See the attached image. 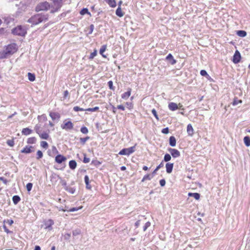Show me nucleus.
Returning a JSON list of instances; mask_svg holds the SVG:
<instances>
[{"label": "nucleus", "mask_w": 250, "mask_h": 250, "mask_svg": "<svg viewBox=\"0 0 250 250\" xmlns=\"http://www.w3.org/2000/svg\"><path fill=\"white\" fill-rule=\"evenodd\" d=\"M52 1L53 3L51 6L47 2H43L39 3L36 6V11H43L50 9L52 13L57 11L62 6V0H52Z\"/></svg>", "instance_id": "nucleus-1"}, {"label": "nucleus", "mask_w": 250, "mask_h": 250, "mask_svg": "<svg viewBox=\"0 0 250 250\" xmlns=\"http://www.w3.org/2000/svg\"><path fill=\"white\" fill-rule=\"evenodd\" d=\"M17 50V45L15 43L8 45L3 50L1 58H6L16 52Z\"/></svg>", "instance_id": "nucleus-2"}, {"label": "nucleus", "mask_w": 250, "mask_h": 250, "mask_svg": "<svg viewBox=\"0 0 250 250\" xmlns=\"http://www.w3.org/2000/svg\"><path fill=\"white\" fill-rule=\"evenodd\" d=\"M46 19V18L45 16L37 14L29 19L28 20V22L32 23V25H36L45 21Z\"/></svg>", "instance_id": "nucleus-3"}, {"label": "nucleus", "mask_w": 250, "mask_h": 250, "mask_svg": "<svg viewBox=\"0 0 250 250\" xmlns=\"http://www.w3.org/2000/svg\"><path fill=\"white\" fill-rule=\"evenodd\" d=\"M61 128L65 130H70L73 128V124L69 120L66 119L63 122V124L61 125Z\"/></svg>", "instance_id": "nucleus-4"}, {"label": "nucleus", "mask_w": 250, "mask_h": 250, "mask_svg": "<svg viewBox=\"0 0 250 250\" xmlns=\"http://www.w3.org/2000/svg\"><path fill=\"white\" fill-rule=\"evenodd\" d=\"M12 33L15 35L24 36L26 33V31L21 26H18L12 30Z\"/></svg>", "instance_id": "nucleus-5"}, {"label": "nucleus", "mask_w": 250, "mask_h": 250, "mask_svg": "<svg viewBox=\"0 0 250 250\" xmlns=\"http://www.w3.org/2000/svg\"><path fill=\"white\" fill-rule=\"evenodd\" d=\"M135 151V146L129 148H124L119 152V154L121 155H129Z\"/></svg>", "instance_id": "nucleus-6"}, {"label": "nucleus", "mask_w": 250, "mask_h": 250, "mask_svg": "<svg viewBox=\"0 0 250 250\" xmlns=\"http://www.w3.org/2000/svg\"><path fill=\"white\" fill-rule=\"evenodd\" d=\"M241 59V55L238 50H236L233 56L232 61L234 63H238Z\"/></svg>", "instance_id": "nucleus-7"}, {"label": "nucleus", "mask_w": 250, "mask_h": 250, "mask_svg": "<svg viewBox=\"0 0 250 250\" xmlns=\"http://www.w3.org/2000/svg\"><path fill=\"white\" fill-rule=\"evenodd\" d=\"M54 224V221L51 219L46 221L44 223L45 229L50 230L52 229V226Z\"/></svg>", "instance_id": "nucleus-8"}, {"label": "nucleus", "mask_w": 250, "mask_h": 250, "mask_svg": "<svg viewBox=\"0 0 250 250\" xmlns=\"http://www.w3.org/2000/svg\"><path fill=\"white\" fill-rule=\"evenodd\" d=\"M169 151L174 158L178 157L180 155V152L175 149L170 148L169 149Z\"/></svg>", "instance_id": "nucleus-9"}, {"label": "nucleus", "mask_w": 250, "mask_h": 250, "mask_svg": "<svg viewBox=\"0 0 250 250\" xmlns=\"http://www.w3.org/2000/svg\"><path fill=\"white\" fill-rule=\"evenodd\" d=\"M168 108L171 111H175L178 109V104L173 102H170L168 104Z\"/></svg>", "instance_id": "nucleus-10"}, {"label": "nucleus", "mask_w": 250, "mask_h": 250, "mask_svg": "<svg viewBox=\"0 0 250 250\" xmlns=\"http://www.w3.org/2000/svg\"><path fill=\"white\" fill-rule=\"evenodd\" d=\"M66 160V158L62 155H58L55 157V161L58 164H61L62 162L65 161Z\"/></svg>", "instance_id": "nucleus-11"}, {"label": "nucleus", "mask_w": 250, "mask_h": 250, "mask_svg": "<svg viewBox=\"0 0 250 250\" xmlns=\"http://www.w3.org/2000/svg\"><path fill=\"white\" fill-rule=\"evenodd\" d=\"M50 117L53 120H59L60 118V115L57 112H50L49 114Z\"/></svg>", "instance_id": "nucleus-12"}, {"label": "nucleus", "mask_w": 250, "mask_h": 250, "mask_svg": "<svg viewBox=\"0 0 250 250\" xmlns=\"http://www.w3.org/2000/svg\"><path fill=\"white\" fill-rule=\"evenodd\" d=\"M32 149L33 147L32 146H26L21 150V152L24 153H30L33 151Z\"/></svg>", "instance_id": "nucleus-13"}, {"label": "nucleus", "mask_w": 250, "mask_h": 250, "mask_svg": "<svg viewBox=\"0 0 250 250\" xmlns=\"http://www.w3.org/2000/svg\"><path fill=\"white\" fill-rule=\"evenodd\" d=\"M131 89L130 88H128L127 92H125L122 95V98L125 100H127L131 95Z\"/></svg>", "instance_id": "nucleus-14"}, {"label": "nucleus", "mask_w": 250, "mask_h": 250, "mask_svg": "<svg viewBox=\"0 0 250 250\" xmlns=\"http://www.w3.org/2000/svg\"><path fill=\"white\" fill-rule=\"evenodd\" d=\"M187 133L190 136H192L194 133V129L191 124H188L187 129Z\"/></svg>", "instance_id": "nucleus-15"}, {"label": "nucleus", "mask_w": 250, "mask_h": 250, "mask_svg": "<svg viewBox=\"0 0 250 250\" xmlns=\"http://www.w3.org/2000/svg\"><path fill=\"white\" fill-rule=\"evenodd\" d=\"M173 164L172 163H167L166 165V171L167 173H170L173 169Z\"/></svg>", "instance_id": "nucleus-16"}, {"label": "nucleus", "mask_w": 250, "mask_h": 250, "mask_svg": "<svg viewBox=\"0 0 250 250\" xmlns=\"http://www.w3.org/2000/svg\"><path fill=\"white\" fill-rule=\"evenodd\" d=\"M166 60L167 61H169L171 64H174L176 62V60L174 59L173 56L171 54H169L167 56V57H166Z\"/></svg>", "instance_id": "nucleus-17"}, {"label": "nucleus", "mask_w": 250, "mask_h": 250, "mask_svg": "<svg viewBox=\"0 0 250 250\" xmlns=\"http://www.w3.org/2000/svg\"><path fill=\"white\" fill-rule=\"evenodd\" d=\"M105 2L112 8L116 6V2L115 0H105Z\"/></svg>", "instance_id": "nucleus-18"}, {"label": "nucleus", "mask_w": 250, "mask_h": 250, "mask_svg": "<svg viewBox=\"0 0 250 250\" xmlns=\"http://www.w3.org/2000/svg\"><path fill=\"white\" fill-rule=\"evenodd\" d=\"M116 14L119 17H122L124 15V13L122 11L121 7H118L116 11Z\"/></svg>", "instance_id": "nucleus-19"}, {"label": "nucleus", "mask_w": 250, "mask_h": 250, "mask_svg": "<svg viewBox=\"0 0 250 250\" xmlns=\"http://www.w3.org/2000/svg\"><path fill=\"white\" fill-rule=\"evenodd\" d=\"M69 166L70 168L72 169H74L77 166V163L74 160H71L69 162Z\"/></svg>", "instance_id": "nucleus-20"}, {"label": "nucleus", "mask_w": 250, "mask_h": 250, "mask_svg": "<svg viewBox=\"0 0 250 250\" xmlns=\"http://www.w3.org/2000/svg\"><path fill=\"white\" fill-rule=\"evenodd\" d=\"M176 141L174 137L171 136L169 138V145L171 146H176Z\"/></svg>", "instance_id": "nucleus-21"}, {"label": "nucleus", "mask_w": 250, "mask_h": 250, "mask_svg": "<svg viewBox=\"0 0 250 250\" xmlns=\"http://www.w3.org/2000/svg\"><path fill=\"white\" fill-rule=\"evenodd\" d=\"M89 177L87 175H85L84 177V182L86 184V188L88 189H90L91 188V186L89 184Z\"/></svg>", "instance_id": "nucleus-22"}, {"label": "nucleus", "mask_w": 250, "mask_h": 250, "mask_svg": "<svg viewBox=\"0 0 250 250\" xmlns=\"http://www.w3.org/2000/svg\"><path fill=\"white\" fill-rule=\"evenodd\" d=\"M188 195L194 197L196 200H199L200 197V194L198 193H188Z\"/></svg>", "instance_id": "nucleus-23"}, {"label": "nucleus", "mask_w": 250, "mask_h": 250, "mask_svg": "<svg viewBox=\"0 0 250 250\" xmlns=\"http://www.w3.org/2000/svg\"><path fill=\"white\" fill-rule=\"evenodd\" d=\"M244 142L245 143V145L247 146H250V138L248 136H246L244 138Z\"/></svg>", "instance_id": "nucleus-24"}, {"label": "nucleus", "mask_w": 250, "mask_h": 250, "mask_svg": "<svg viewBox=\"0 0 250 250\" xmlns=\"http://www.w3.org/2000/svg\"><path fill=\"white\" fill-rule=\"evenodd\" d=\"M28 80L31 82H33L35 80V76L34 74L31 73H28L27 74Z\"/></svg>", "instance_id": "nucleus-25"}, {"label": "nucleus", "mask_w": 250, "mask_h": 250, "mask_svg": "<svg viewBox=\"0 0 250 250\" xmlns=\"http://www.w3.org/2000/svg\"><path fill=\"white\" fill-rule=\"evenodd\" d=\"M31 132H32V130L31 129H29L28 128H23L22 130V133L25 135H29Z\"/></svg>", "instance_id": "nucleus-26"}, {"label": "nucleus", "mask_w": 250, "mask_h": 250, "mask_svg": "<svg viewBox=\"0 0 250 250\" xmlns=\"http://www.w3.org/2000/svg\"><path fill=\"white\" fill-rule=\"evenodd\" d=\"M237 34L239 37H244L247 35V33L246 31L243 30H239L237 31Z\"/></svg>", "instance_id": "nucleus-27"}, {"label": "nucleus", "mask_w": 250, "mask_h": 250, "mask_svg": "<svg viewBox=\"0 0 250 250\" xmlns=\"http://www.w3.org/2000/svg\"><path fill=\"white\" fill-rule=\"evenodd\" d=\"M39 135H40V137L43 139H47L49 137L48 133L46 132L41 133L40 132V134Z\"/></svg>", "instance_id": "nucleus-28"}, {"label": "nucleus", "mask_w": 250, "mask_h": 250, "mask_svg": "<svg viewBox=\"0 0 250 250\" xmlns=\"http://www.w3.org/2000/svg\"><path fill=\"white\" fill-rule=\"evenodd\" d=\"M106 45H103L100 50V53L101 55H102L103 57L105 58L106 56L104 54V53L105 52L106 50Z\"/></svg>", "instance_id": "nucleus-29"}, {"label": "nucleus", "mask_w": 250, "mask_h": 250, "mask_svg": "<svg viewBox=\"0 0 250 250\" xmlns=\"http://www.w3.org/2000/svg\"><path fill=\"white\" fill-rule=\"evenodd\" d=\"M13 199V203L15 205L18 204L20 202V201L21 200L20 197L19 196H17V195L14 196L13 197V199Z\"/></svg>", "instance_id": "nucleus-30"}, {"label": "nucleus", "mask_w": 250, "mask_h": 250, "mask_svg": "<svg viewBox=\"0 0 250 250\" xmlns=\"http://www.w3.org/2000/svg\"><path fill=\"white\" fill-rule=\"evenodd\" d=\"M36 141V139L35 137H31L27 139V143L28 144H34Z\"/></svg>", "instance_id": "nucleus-31"}, {"label": "nucleus", "mask_w": 250, "mask_h": 250, "mask_svg": "<svg viewBox=\"0 0 250 250\" xmlns=\"http://www.w3.org/2000/svg\"><path fill=\"white\" fill-rule=\"evenodd\" d=\"M152 178V176L151 175H150V174H147L143 177L142 181L144 182L145 181L147 180H150Z\"/></svg>", "instance_id": "nucleus-32"}, {"label": "nucleus", "mask_w": 250, "mask_h": 250, "mask_svg": "<svg viewBox=\"0 0 250 250\" xmlns=\"http://www.w3.org/2000/svg\"><path fill=\"white\" fill-rule=\"evenodd\" d=\"M80 14L82 15H84L86 14H90V13L88 12V10L87 8H83L81 11Z\"/></svg>", "instance_id": "nucleus-33"}, {"label": "nucleus", "mask_w": 250, "mask_h": 250, "mask_svg": "<svg viewBox=\"0 0 250 250\" xmlns=\"http://www.w3.org/2000/svg\"><path fill=\"white\" fill-rule=\"evenodd\" d=\"M13 19L10 17H7L4 19V21L7 24H9L13 21Z\"/></svg>", "instance_id": "nucleus-34"}, {"label": "nucleus", "mask_w": 250, "mask_h": 250, "mask_svg": "<svg viewBox=\"0 0 250 250\" xmlns=\"http://www.w3.org/2000/svg\"><path fill=\"white\" fill-rule=\"evenodd\" d=\"M41 146L43 148H45V149H46L48 146L47 143L45 141L41 142Z\"/></svg>", "instance_id": "nucleus-35"}, {"label": "nucleus", "mask_w": 250, "mask_h": 250, "mask_svg": "<svg viewBox=\"0 0 250 250\" xmlns=\"http://www.w3.org/2000/svg\"><path fill=\"white\" fill-rule=\"evenodd\" d=\"M164 167V163L163 162H161V164L158 165L157 167L156 168V169L154 170V171L153 172V173L154 174L157 171H158L160 168L162 167Z\"/></svg>", "instance_id": "nucleus-36"}, {"label": "nucleus", "mask_w": 250, "mask_h": 250, "mask_svg": "<svg viewBox=\"0 0 250 250\" xmlns=\"http://www.w3.org/2000/svg\"><path fill=\"white\" fill-rule=\"evenodd\" d=\"M171 158V156L169 154H166L164 156V161L168 162L170 160Z\"/></svg>", "instance_id": "nucleus-37"}, {"label": "nucleus", "mask_w": 250, "mask_h": 250, "mask_svg": "<svg viewBox=\"0 0 250 250\" xmlns=\"http://www.w3.org/2000/svg\"><path fill=\"white\" fill-rule=\"evenodd\" d=\"M81 131L83 134H87L88 132V129L86 127H82L81 128Z\"/></svg>", "instance_id": "nucleus-38"}, {"label": "nucleus", "mask_w": 250, "mask_h": 250, "mask_svg": "<svg viewBox=\"0 0 250 250\" xmlns=\"http://www.w3.org/2000/svg\"><path fill=\"white\" fill-rule=\"evenodd\" d=\"M89 139V137H86L85 138H81L80 141L83 145H84Z\"/></svg>", "instance_id": "nucleus-39"}, {"label": "nucleus", "mask_w": 250, "mask_h": 250, "mask_svg": "<svg viewBox=\"0 0 250 250\" xmlns=\"http://www.w3.org/2000/svg\"><path fill=\"white\" fill-rule=\"evenodd\" d=\"M33 185L31 183H29L26 185V189L28 191H31Z\"/></svg>", "instance_id": "nucleus-40"}, {"label": "nucleus", "mask_w": 250, "mask_h": 250, "mask_svg": "<svg viewBox=\"0 0 250 250\" xmlns=\"http://www.w3.org/2000/svg\"><path fill=\"white\" fill-rule=\"evenodd\" d=\"M73 110L75 111H84L85 110V109H84L82 108H81L79 106H74V108H73Z\"/></svg>", "instance_id": "nucleus-41"}, {"label": "nucleus", "mask_w": 250, "mask_h": 250, "mask_svg": "<svg viewBox=\"0 0 250 250\" xmlns=\"http://www.w3.org/2000/svg\"><path fill=\"white\" fill-rule=\"evenodd\" d=\"M97 55V51L95 50L93 52L91 53L89 56L90 59H93Z\"/></svg>", "instance_id": "nucleus-42"}, {"label": "nucleus", "mask_w": 250, "mask_h": 250, "mask_svg": "<svg viewBox=\"0 0 250 250\" xmlns=\"http://www.w3.org/2000/svg\"><path fill=\"white\" fill-rule=\"evenodd\" d=\"M200 74L203 76H206L207 77H209V75L208 74L207 71L205 70H202L200 71Z\"/></svg>", "instance_id": "nucleus-43"}, {"label": "nucleus", "mask_w": 250, "mask_h": 250, "mask_svg": "<svg viewBox=\"0 0 250 250\" xmlns=\"http://www.w3.org/2000/svg\"><path fill=\"white\" fill-rule=\"evenodd\" d=\"M82 208V207H80L79 208H70L69 210H68L69 212H74L76 211H78V210L81 209Z\"/></svg>", "instance_id": "nucleus-44"}, {"label": "nucleus", "mask_w": 250, "mask_h": 250, "mask_svg": "<svg viewBox=\"0 0 250 250\" xmlns=\"http://www.w3.org/2000/svg\"><path fill=\"white\" fill-rule=\"evenodd\" d=\"M108 85L111 90H114L115 88L113 86V82L111 81H110L108 82Z\"/></svg>", "instance_id": "nucleus-45"}, {"label": "nucleus", "mask_w": 250, "mask_h": 250, "mask_svg": "<svg viewBox=\"0 0 250 250\" xmlns=\"http://www.w3.org/2000/svg\"><path fill=\"white\" fill-rule=\"evenodd\" d=\"M98 109H99V107H97V106H96V107H95L94 108H87V109H85V110L86 111L94 112V111H97Z\"/></svg>", "instance_id": "nucleus-46"}, {"label": "nucleus", "mask_w": 250, "mask_h": 250, "mask_svg": "<svg viewBox=\"0 0 250 250\" xmlns=\"http://www.w3.org/2000/svg\"><path fill=\"white\" fill-rule=\"evenodd\" d=\"M37 159H39L41 158H42V156H43V154H42V153L41 151L40 150H38L37 152Z\"/></svg>", "instance_id": "nucleus-47"}, {"label": "nucleus", "mask_w": 250, "mask_h": 250, "mask_svg": "<svg viewBox=\"0 0 250 250\" xmlns=\"http://www.w3.org/2000/svg\"><path fill=\"white\" fill-rule=\"evenodd\" d=\"M152 113L153 114V115L155 116V117L156 118V119L157 120H159V117H158V116L157 114V112L156 111V110L155 109H153L152 110Z\"/></svg>", "instance_id": "nucleus-48"}, {"label": "nucleus", "mask_w": 250, "mask_h": 250, "mask_svg": "<svg viewBox=\"0 0 250 250\" xmlns=\"http://www.w3.org/2000/svg\"><path fill=\"white\" fill-rule=\"evenodd\" d=\"M241 103H242V101L241 100H238L235 99L233 101L232 104H233V105H236L238 104H241Z\"/></svg>", "instance_id": "nucleus-49"}, {"label": "nucleus", "mask_w": 250, "mask_h": 250, "mask_svg": "<svg viewBox=\"0 0 250 250\" xmlns=\"http://www.w3.org/2000/svg\"><path fill=\"white\" fill-rule=\"evenodd\" d=\"M126 107L129 109H132L133 108V104L131 102H126Z\"/></svg>", "instance_id": "nucleus-50"}, {"label": "nucleus", "mask_w": 250, "mask_h": 250, "mask_svg": "<svg viewBox=\"0 0 250 250\" xmlns=\"http://www.w3.org/2000/svg\"><path fill=\"white\" fill-rule=\"evenodd\" d=\"M38 119L40 121L41 120H42L43 121L46 120V117L45 115H42L41 116H38Z\"/></svg>", "instance_id": "nucleus-51"}, {"label": "nucleus", "mask_w": 250, "mask_h": 250, "mask_svg": "<svg viewBox=\"0 0 250 250\" xmlns=\"http://www.w3.org/2000/svg\"><path fill=\"white\" fill-rule=\"evenodd\" d=\"M3 223H6L8 224L9 225L11 226L13 224L14 222L12 220H4L3 221Z\"/></svg>", "instance_id": "nucleus-52"}, {"label": "nucleus", "mask_w": 250, "mask_h": 250, "mask_svg": "<svg viewBox=\"0 0 250 250\" xmlns=\"http://www.w3.org/2000/svg\"><path fill=\"white\" fill-rule=\"evenodd\" d=\"M66 190H67L68 192H69L70 193H71L72 194L74 193V192L75 191V189H74L73 188H67Z\"/></svg>", "instance_id": "nucleus-53"}, {"label": "nucleus", "mask_w": 250, "mask_h": 250, "mask_svg": "<svg viewBox=\"0 0 250 250\" xmlns=\"http://www.w3.org/2000/svg\"><path fill=\"white\" fill-rule=\"evenodd\" d=\"M7 144L10 146H13L14 145V141L10 140L7 141Z\"/></svg>", "instance_id": "nucleus-54"}, {"label": "nucleus", "mask_w": 250, "mask_h": 250, "mask_svg": "<svg viewBox=\"0 0 250 250\" xmlns=\"http://www.w3.org/2000/svg\"><path fill=\"white\" fill-rule=\"evenodd\" d=\"M150 226V223L149 222H147L146 223L144 227V230L145 231L148 227H149Z\"/></svg>", "instance_id": "nucleus-55"}, {"label": "nucleus", "mask_w": 250, "mask_h": 250, "mask_svg": "<svg viewBox=\"0 0 250 250\" xmlns=\"http://www.w3.org/2000/svg\"><path fill=\"white\" fill-rule=\"evenodd\" d=\"M169 132V130H168V128L167 127V128H163V130H162V132L164 134H167Z\"/></svg>", "instance_id": "nucleus-56"}, {"label": "nucleus", "mask_w": 250, "mask_h": 250, "mask_svg": "<svg viewBox=\"0 0 250 250\" xmlns=\"http://www.w3.org/2000/svg\"><path fill=\"white\" fill-rule=\"evenodd\" d=\"M160 184L162 187H164L166 185V181L164 179L160 181Z\"/></svg>", "instance_id": "nucleus-57"}, {"label": "nucleus", "mask_w": 250, "mask_h": 250, "mask_svg": "<svg viewBox=\"0 0 250 250\" xmlns=\"http://www.w3.org/2000/svg\"><path fill=\"white\" fill-rule=\"evenodd\" d=\"M39 128L40 127L38 125H36V126L35 127V130L38 134H40V132H41L39 129Z\"/></svg>", "instance_id": "nucleus-58"}, {"label": "nucleus", "mask_w": 250, "mask_h": 250, "mask_svg": "<svg viewBox=\"0 0 250 250\" xmlns=\"http://www.w3.org/2000/svg\"><path fill=\"white\" fill-rule=\"evenodd\" d=\"M3 229L4 230V231L6 232L7 233H10L11 232L10 230H9V229L6 228V227L5 226V225H3Z\"/></svg>", "instance_id": "nucleus-59"}, {"label": "nucleus", "mask_w": 250, "mask_h": 250, "mask_svg": "<svg viewBox=\"0 0 250 250\" xmlns=\"http://www.w3.org/2000/svg\"><path fill=\"white\" fill-rule=\"evenodd\" d=\"M90 162V159L89 158H87L85 156L84 157L83 159V162L84 163H87Z\"/></svg>", "instance_id": "nucleus-60"}, {"label": "nucleus", "mask_w": 250, "mask_h": 250, "mask_svg": "<svg viewBox=\"0 0 250 250\" xmlns=\"http://www.w3.org/2000/svg\"><path fill=\"white\" fill-rule=\"evenodd\" d=\"M117 108L119 109H121V110H122L123 111L125 110V107L123 105H118L117 106Z\"/></svg>", "instance_id": "nucleus-61"}, {"label": "nucleus", "mask_w": 250, "mask_h": 250, "mask_svg": "<svg viewBox=\"0 0 250 250\" xmlns=\"http://www.w3.org/2000/svg\"><path fill=\"white\" fill-rule=\"evenodd\" d=\"M80 230H75L73 232V234L74 235H77L80 234Z\"/></svg>", "instance_id": "nucleus-62"}, {"label": "nucleus", "mask_w": 250, "mask_h": 250, "mask_svg": "<svg viewBox=\"0 0 250 250\" xmlns=\"http://www.w3.org/2000/svg\"><path fill=\"white\" fill-rule=\"evenodd\" d=\"M68 95V91L67 90H65L64 92V97H66Z\"/></svg>", "instance_id": "nucleus-63"}, {"label": "nucleus", "mask_w": 250, "mask_h": 250, "mask_svg": "<svg viewBox=\"0 0 250 250\" xmlns=\"http://www.w3.org/2000/svg\"><path fill=\"white\" fill-rule=\"evenodd\" d=\"M34 250H41V248L39 246H35Z\"/></svg>", "instance_id": "nucleus-64"}]
</instances>
